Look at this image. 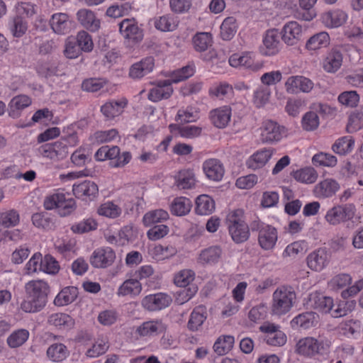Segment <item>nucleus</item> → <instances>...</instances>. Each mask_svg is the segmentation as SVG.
<instances>
[{
  "mask_svg": "<svg viewBox=\"0 0 363 363\" xmlns=\"http://www.w3.org/2000/svg\"><path fill=\"white\" fill-rule=\"evenodd\" d=\"M25 298L20 309L25 313H35L42 311L48 301L50 286L44 279H33L26 283Z\"/></svg>",
  "mask_w": 363,
  "mask_h": 363,
  "instance_id": "nucleus-1",
  "label": "nucleus"
},
{
  "mask_svg": "<svg viewBox=\"0 0 363 363\" xmlns=\"http://www.w3.org/2000/svg\"><path fill=\"white\" fill-rule=\"evenodd\" d=\"M43 206L46 210L57 208L60 216H66L75 209L76 203L69 193L58 189L45 197Z\"/></svg>",
  "mask_w": 363,
  "mask_h": 363,
  "instance_id": "nucleus-2",
  "label": "nucleus"
},
{
  "mask_svg": "<svg viewBox=\"0 0 363 363\" xmlns=\"http://www.w3.org/2000/svg\"><path fill=\"white\" fill-rule=\"evenodd\" d=\"M296 294L291 286H281L272 294V312L274 315H282L292 308Z\"/></svg>",
  "mask_w": 363,
  "mask_h": 363,
  "instance_id": "nucleus-3",
  "label": "nucleus"
},
{
  "mask_svg": "<svg viewBox=\"0 0 363 363\" xmlns=\"http://www.w3.org/2000/svg\"><path fill=\"white\" fill-rule=\"evenodd\" d=\"M356 208L352 203L337 205L328 209L325 215V221L331 225H337L353 219Z\"/></svg>",
  "mask_w": 363,
  "mask_h": 363,
  "instance_id": "nucleus-4",
  "label": "nucleus"
},
{
  "mask_svg": "<svg viewBox=\"0 0 363 363\" xmlns=\"http://www.w3.org/2000/svg\"><path fill=\"white\" fill-rule=\"evenodd\" d=\"M38 152L43 157L56 162L62 160L67 156L68 147L66 141L61 139L42 145L38 148Z\"/></svg>",
  "mask_w": 363,
  "mask_h": 363,
  "instance_id": "nucleus-5",
  "label": "nucleus"
},
{
  "mask_svg": "<svg viewBox=\"0 0 363 363\" xmlns=\"http://www.w3.org/2000/svg\"><path fill=\"white\" fill-rule=\"evenodd\" d=\"M260 130V140L263 143H277L286 135L285 128L271 120L264 121Z\"/></svg>",
  "mask_w": 363,
  "mask_h": 363,
  "instance_id": "nucleus-6",
  "label": "nucleus"
},
{
  "mask_svg": "<svg viewBox=\"0 0 363 363\" xmlns=\"http://www.w3.org/2000/svg\"><path fill=\"white\" fill-rule=\"evenodd\" d=\"M313 87V81L302 75L291 76L286 79L284 83L285 90L290 94H308Z\"/></svg>",
  "mask_w": 363,
  "mask_h": 363,
  "instance_id": "nucleus-7",
  "label": "nucleus"
},
{
  "mask_svg": "<svg viewBox=\"0 0 363 363\" xmlns=\"http://www.w3.org/2000/svg\"><path fill=\"white\" fill-rule=\"evenodd\" d=\"M258 244L264 250H272L278 240L277 229L268 224L262 223L258 227Z\"/></svg>",
  "mask_w": 363,
  "mask_h": 363,
  "instance_id": "nucleus-8",
  "label": "nucleus"
},
{
  "mask_svg": "<svg viewBox=\"0 0 363 363\" xmlns=\"http://www.w3.org/2000/svg\"><path fill=\"white\" fill-rule=\"evenodd\" d=\"M305 28L299 23L291 21L286 23L281 28V39L287 45H296L302 38Z\"/></svg>",
  "mask_w": 363,
  "mask_h": 363,
  "instance_id": "nucleus-9",
  "label": "nucleus"
},
{
  "mask_svg": "<svg viewBox=\"0 0 363 363\" xmlns=\"http://www.w3.org/2000/svg\"><path fill=\"white\" fill-rule=\"evenodd\" d=\"M167 330V325L162 319H152L143 322L135 329L140 337L152 338Z\"/></svg>",
  "mask_w": 363,
  "mask_h": 363,
  "instance_id": "nucleus-10",
  "label": "nucleus"
},
{
  "mask_svg": "<svg viewBox=\"0 0 363 363\" xmlns=\"http://www.w3.org/2000/svg\"><path fill=\"white\" fill-rule=\"evenodd\" d=\"M119 31L129 43H138L143 38V30L138 27L134 18L123 19L119 23Z\"/></svg>",
  "mask_w": 363,
  "mask_h": 363,
  "instance_id": "nucleus-11",
  "label": "nucleus"
},
{
  "mask_svg": "<svg viewBox=\"0 0 363 363\" xmlns=\"http://www.w3.org/2000/svg\"><path fill=\"white\" fill-rule=\"evenodd\" d=\"M279 35L277 29H270L266 31L262 38V45L260 46V52L263 55L273 56L280 51L281 43Z\"/></svg>",
  "mask_w": 363,
  "mask_h": 363,
  "instance_id": "nucleus-12",
  "label": "nucleus"
},
{
  "mask_svg": "<svg viewBox=\"0 0 363 363\" xmlns=\"http://www.w3.org/2000/svg\"><path fill=\"white\" fill-rule=\"evenodd\" d=\"M259 330L267 334L265 340L269 345L280 347L286 342V335L279 325L265 322L259 327Z\"/></svg>",
  "mask_w": 363,
  "mask_h": 363,
  "instance_id": "nucleus-13",
  "label": "nucleus"
},
{
  "mask_svg": "<svg viewBox=\"0 0 363 363\" xmlns=\"http://www.w3.org/2000/svg\"><path fill=\"white\" fill-rule=\"evenodd\" d=\"M172 301L170 296L164 293H157L145 296L142 306L149 311H157L168 307Z\"/></svg>",
  "mask_w": 363,
  "mask_h": 363,
  "instance_id": "nucleus-14",
  "label": "nucleus"
},
{
  "mask_svg": "<svg viewBox=\"0 0 363 363\" xmlns=\"http://www.w3.org/2000/svg\"><path fill=\"white\" fill-rule=\"evenodd\" d=\"M347 13L340 9L325 11L320 16V22L328 28H340L347 22Z\"/></svg>",
  "mask_w": 363,
  "mask_h": 363,
  "instance_id": "nucleus-15",
  "label": "nucleus"
},
{
  "mask_svg": "<svg viewBox=\"0 0 363 363\" xmlns=\"http://www.w3.org/2000/svg\"><path fill=\"white\" fill-rule=\"evenodd\" d=\"M116 259L115 252L109 247L96 249L90 257V263L95 268H106Z\"/></svg>",
  "mask_w": 363,
  "mask_h": 363,
  "instance_id": "nucleus-16",
  "label": "nucleus"
},
{
  "mask_svg": "<svg viewBox=\"0 0 363 363\" xmlns=\"http://www.w3.org/2000/svg\"><path fill=\"white\" fill-rule=\"evenodd\" d=\"M307 266L315 272H321L330 262V255L325 248H318L306 257Z\"/></svg>",
  "mask_w": 363,
  "mask_h": 363,
  "instance_id": "nucleus-17",
  "label": "nucleus"
},
{
  "mask_svg": "<svg viewBox=\"0 0 363 363\" xmlns=\"http://www.w3.org/2000/svg\"><path fill=\"white\" fill-rule=\"evenodd\" d=\"M232 116V108L230 106H222L209 112V118L212 124L218 128H226Z\"/></svg>",
  "mask_w": 363,
  "mask_h": 363,
  "instance_id": "nucleus-18",
  "label": "nucleus"
},
{
  "mask_svg": "<svg viewBox=\"0 0 363 363\" xmlns=\"http://www.w3.org/2000/svg\"><path fill=\"white\" fill-rule=\"evenodd\" d=\"M32 99L27 95L19 94L13 97L8 104V115L13 119L18 118L23 110L30 106Z\"/></svg>",
  "mask_w": 363,
  "mask_h": 363,
  "instance_id": "nucleus-19",
  "label": "nucleus"
},
{
  "mask_svg": "<svg viewBox=\"0 0 363 363\" xmlns=\"http://www.w3.org/2000/svg\"><path fill=\"white\" fill-rule=\"evenodd\" d=\"M202 168L206 177L215 182L220 181L225 173L223 164L218 159L211 158L205 160Z\"/></svg>",
  "mask_w": 363,
  "mask_h": 363,
  "instance_id": "nucleus-20",
  "label": "nucleus"
},
{
  "mask_svg": "<svg viewBox=\"0 0 363 363\" xmlns=\"http://www.w3.org/2000/svg\"><path fill=\"white\" fill-rule=\"evenodd\" d=\"M77 18L82 26L91 32H96L101 27V20L89 9H79L77 13Z\"/></svg>",
  "mask_w": 363,
  "mask_h": 363,
  "instance_id": "nucleus-21",
  "label": "nucleus"
},
{
  "mask_svg": "<svg viewBox=\"0 0 363 363\" xmlns=\"http://www.w3.org/2000/svg\"><path fill=\"white\" fill-rule=\"evenodd\" d=\"M255 55L252 52L235 53L229 58V64L234 67H245L252 70H257L259 65L255 61Z\"/></svg>",
  "mask_w": 363,
  "mask_h": 363,
  "instance_id": "nucleus-22",
  "label": "nucleus"
},
{
  "mask_svg": "<svg viewBox=\"0 0 363 363\" xmlns=\"http://www.w3.org/2000/svg\"><path fill=\"white\" fill-rule=\"evenodd\" d=\"M320 349V343L315 338L306 337L297 342L295 351L304 357H313L319 352Z\"/></svg>",
  "mask_w": 363,
  "mask_h": 363,
  "instance_id": "nucleus-23",
  "label": "nucleus"
},
{
  "mask_svg": "<svg viewBox=\"0 0 363 363\" xmlns=\"http://www.w3.org/2000/svg\"><path fill=\"white\" fill-rule=\"evenodd\" d=\"M172 84V82L169 79L157 82V84L150 90L148 99L157 102L162 99H168L173 92Z\"/></svg>",
  "mask_w": 363,
  "mask_h": 363,
  "instance_id": "nucleus-24",
  "label": "nucleus"
},
{
  "mask_svg": "<svg viewBox=\"0 0 363 363\" xmlns=\"http://www.w3.org/2000/svg\"><path fill=\"white\" fill-rule=\"evenodd\" d=\"M274 151V150L272 147H264L257 150L247 159V167L252 169H257L264 167L271 159Z\"/></svg>",
  "mask_w": 363,
  "mask_h": 363,
  "instance_id": "nucleus-25",
  "label": "nucleus"
},
{
  "mask_svg": "<svg viewBox=\"0 0 363 363\" xmlns=\"http://www.w3.org/2000/svg\"><path fill=\"white\" fill-rule=\"evenodd\" d=\"M308 305L324 313H330L334 306L333 299L329 296H325L323 294L313 292L309 296Z\"/></svg>",
  "mask_w": 363,
  "mask_h": 363,
  "instance_id": "nucleus-26",
  "label": "nucleus"
},
{
  "mask_svg": "<svg viewBox=\"0 0 363 363\" xmlns=\"http://www.w3.org/2000/svg\"><path fill=\"white\" fill-rule=\"evenodd\" d=\"M222 250L218 246H211L200 251L197 263L201 266H213L217 264L221 257Z\"/></svg>",
  "mask_w": 363,
  "mask_h": 363,
  "instance_id": "nucleus-27",
  "label": "nucleus"
},
{
  "mask_svg": "<svg viewBox=\"0 0 363 363\" xmlns=\"http://www.w3.org/2000/svg\"><path fill=\"white\" fill-rule=\"evenodd\" d=\"M50 25L54 33L65 35L71 30V21L65 13H56L52 15Z\"/></svg>",
  "mask_w": 363,
  "mask_h": 363,
  "instance_id": "nucleus-28",
  "label": "nucleus"
},
{
  "mask_svg": "<svg viewBox=\"0 0 363 363\" xmlns=\"http://www.w3.org/2000/svg\"><path fill=\"white\" fill-rule=\"evenodd\" d=\"M143 290L142 284L138 279L130 278L125 280L118 287L116 294L118 296H129L135 298Z\"/></svg>",
  "mask_w": 363,
  "mask_h": 363,
  "instance_id": "nucleus-29",
  "label": "nucleus"
},
{
  "mask_svg": "<svg viewBox=\"0 0 363 363\" xmlns=\"http://www.w3.org/2000/svg\"><path fill=\"white\" fill-rule=\"evenodd\" d=\"M155 66L152 57H147L138 62L133 64L129 71V76L133 79H140L151 72Z\"/></svg>",
  "mask_w": 363,
  "mask_h": 363,
  "instance_id": "nucleus-30",
  "label": "nucleus"
},
{
  "mask_svg": "<svg viewBox=\"0 0 363 363\" xmlns=\"http://www.w3.org/2000/svg\"><path fill=\"white\" fill-rule=\"evenodd\" d=\"M318 322V315L314 312H306L298 314L291 320L294 329H308L314 327Z\"/></svg>",
  "mask_w": 363,
  "mask_h": 363,
  "instance_id": "nucleus-31",
  "label": "nucleus"
},
{
  "mask_svg": "<svg viewBox=\"0 0 363 363\" xmlns=\"http://www.w3.org/2000/svg\"><path fill=\"white\" fill-rule=\"evenodd\" d=\"M72 191L77 198H94L98 194L99 189L94 182L85 180L79 184H74Z\"/></svg>",
  "mask_w": 363,
  "mask_h": 363,
  "instance_id": "nucleus-32",
  "label": "nucleus"
},
{
  "mask_svg": "<svg viewBox=\"0 0 363 363\" xmlns=\"http://www.w3.org/2000/svg\"><path fill=\"white\" fill-rule=\"evenodd\" d=\"M342 55L337 49H332L322 62L323 69L328 73L336 72L342 66Z\"/></svg>",
  "mask_w": 363,
  "mask_h": 363,
  "instance_id": "nucleus-33",
  "label": "nucleus"
},
{
  "mask_svg": "<svg viewBox=\"0 0 363 363\" xmlns=\"http://www.w3.org/2000/svg\"><path fill=\"white\" fill-rule=\"evenodd\" d=\"M196 179L192 169H184L174 176V185L179 189H190L196 186Z\"/></svg>",
  "mask_w": 363,
  "mask_h": 363,
  "instance_id": "nucleus-34",
  "label": "nucleus"
},
{
  "mask_svg": "<svg viewBox=\"0 0 363 363\" xmlns=\"http://www.w3.org/2000/svg\"><path fill=\"white\" fill-rule=\"evenodd\" d=\"M340 189L338 183L333 179H326L317 184L313 192L317 197H330Z\"/></svg>",
  "mask_w": 363,
  "mask_h": 363,
  "instance_id": "nucleus-35",
  "label": "nucleus"
},
{
  "mask_svg": "<svg viewBox=\"0 0 363 363\" xmlns=\"http://www.w3.org/2000/svg\"><path fill=\"white\" fill-rule=\"evenodd\" d=\"M170 132L174 135L192 139L201 135L202 128L196 125L182 126L178 124H170L169 125Z\"/></svg>",
  "mask_w": 363,
  "mask_h": 363,
  "instance_id": "nucleus-36",
  "label": "nucleus"
},
{
  "mask_svg": "<svg viewBox=\"0 0 363 363\" xmlns=\"http://www.w3.org/2000/svg\"><path fill=\"white\" fill-rule=\"evenodd\" d=\"M330 43L329 34L321 31L312 35L306 43V49L308 51H317L327 48Z\"/></svg>",
  "mask_w": 363,
  "mask_h": 363,
  "instance_id": "nucleus-37",
  "label": "nucleus"
},
{
  "mask_svg": "<svg viewBox=\"0 0 363 363\" xmlns=\"http://www.w3.org/2000/svg\"><path fill=\"white\" fill-rule=\"evenodd\" d=\"M126 105L127 101L125 99L111 101L106 102L101 107V111L107 119H113L123 112Z\"/></svg>",
  "mask_w": 363,
  "mask_h": 363,
  "instance_id": "nucleus-38",
  "label": "nucleus"
},
{
  "mask_svg": "<svg viewBox=\"0 0 363 363\" xmlns=\"http://www.w3.org/2000/svg\"><path fill=\"white\" fill-rule=\"evenodd\" d=\"M178 25V18L171 13L164 14L154 18L155 28L162 32L173 31L177 28Z\"/></svg>",
  "mask_w": 363,
  "mask_h": 363,
  "instance_id": "nucleus-39",
  "label": "nucleus"
},
{
  "mask_svg": "<svg viewBox=\"0 0 363 363\" xmlns=\"http://www.w3.org/2000/svg\"><path fill=\"white\" fill-rule=\"evenodd\" d=\"M109 347L107 337L104 335L99 336L85 352V355L89 358H96L104 354Z\"/></svg>",
  "mask_w": 363,
  "mask_h": 363,
  "instance_id": "nucleus-40",
  "label": "nucleus"
},
{
  "mask_svg": "<svg viewBox=\"0 0 363 363\" xmlns=\"http://www.w3.org/2000/svg\"><path fill=\"white\" fill-rule=\"evenodd\" d=\"M207 318L206 311L203 306H198L191 312L187 323V328L191 331H197L202 326Z\"/></svg>",
  "mask_w": 363,
  "mask_h": 363,
  "instance_id": "nucleus-41",
  "label": "nucleus"
},
{
  "mask_svg": "<svg viewBox=\"0 0 363 363\" xmlns=\"http://www.w3.org/2000/svg\"><path fill=\"white\" fill-rule=\"evenodd\" d=\"M191 208V201L184 196L174 199L170 205L171 213L177 216H183L188 214Z\"/></svg>",
  "mask_w": 363,
  "mask_h": 363,
  "instance_id": "nucleus-42",
  "label": "nucleus"
},
{
  "mask_svg": "<svg viewBox=\"0 0 363 363\" xmlns=\"http://www.w3.org/2000/svg\"><path fill=\"white\" fill-rule=\"evenodd\" d=\"M215 210V202L213 199L206 195L202 194L196 200L195 211L199 215H209Z\"/></svg>",
  "mask_w": 363,
  "mask_h": 363,
  "instance_id": "nucleus-43",
  "label": "nucleus"
},
{
  "mask_svg": "<svg viewBox=\"0 0 363 363\" xmlns=\"http://www.w3.org/2000/svg\"><path fill=\"white\" fill-rule=\"evenodd\" d=\"M49 324L60 329L69 330L74 327V319L66 313H57L50 315L48 318Z\"/></svg>",
  "mask_w": 363,
  "mask_h": 363,
  "instance_id": "nucleus-44",
  "label": "nucleus"
},
{
  "mask_svg": "<svg viewBox=\"0 0 363 363\" xmlns=\"http://www.w3.org/2000/svg\"><path fill=\"white\" fill-rule=\"evenodd\" d=\"M78 289L74 286L64 288L55 298L54 303L56 306H67L72 303L77 297Z\"/></svg>",
  "mask_w": 363,
  "mask_h": 363,
  "instance_id": "nucleus-45",
  "label": "nucleus"
},
{
  "mask_svg": "<svg viewBox=\"0 0 363 363\" xmlns=\"http://www.w3.org/2000/svg\"><path fill=\"white\" fill-rule=\"evenodd\" d=\"M69 355V350L64 344L55 342L51 344L47 350V356L52 362H61Z\"/></svg>",
  "mask_w": 363,
  "mask_h": 363,
  "instance_id": "nucleus-46",
  "label": "nucleus"
},
{
  "mask_svg": "<svg viewBox=\"0 0 363 363\" xmlns=\"http://www.w3.org/2000/svg\"><path fill=\"white\" fill-rule=\"evenodd\" d=\"M169 215L168 212L163 209H156L147 212L143 218L144 225L150 227L157 223H162L168 220Z\"/></svg>",
  "mask_w": 363,
  "mask_h": 363,
  "instance_id": "nucleus-47",
  "label": "nucleus"
},
{
  "mask_svg": "<svg viewBox=\"0 0 363 363\" xmlns=\"http://www.w3.org/2000/svg\"><path fill=\"white\" fill-rule=\"evenodd\" d=\"M228 229L232 240L236 243H242L250 238V232L247 223H241Z\"/></svg>",
  "mask_w": 363,
  "mask_h": 363,
  "instance_id": "nucleus-48",
  "label": "nucleus"
},
{
  "mask_svg": "<svg viewBox=\"0 0 363 363\" xmlns=\"http://www.w3.org/2000/svg\"><path fill=\"white\" fill-rule=\"evenodd\" d=\"M354 146V140L352 136H344L337 139L333 144L332 149L334 152L345 155L351 152Z\"/></svg>",
  "mask_w": 363,
  "mask_h": 363,
  "instance_id": "nucleus-49",
  "label": "nucleus"
},
{
  "mask_svg": "<svg viewBox=\"0 0 363 363\" xmlns=\"http://www.w3.org/2000/svg\"><path fill=\"white\" fill-rule=\"evenodd\" d=\"M293 177L303 184H313L318 179V173L313 167H305L293 172Z\"/></svg>",
  "mask_w": 363,
  "mask_h": 363,
  "instance_id": "nucleus-50",
  "label": "nucleus"
},
{
  "mask_svg": "<svg viewBox=\"0 0 363 363\" xmlns=\"http://www.w3.org/2000/svg\"><path fill=\"white\" fill-rule=\"evenodd\" d=\"M235 342L234 337L232 335H221L215 342L213 350L218 355H224L229 352Z\"/></svg>",
  "mask_w": 363,
  "mask_h": 363,
  "instance_id": "nucleus-51",
  "label": "nucleus"
},
{
  "mask_svg": "<svg viewBox=\"0 0 363 363\" xmlns=\"http://www.w3.org/2000/svg\"><path fill=\"white\" fill-rule=\"evenodd\" d=\"M30 333L26 329H18L13 331L7 337L6 342L11 348L23 345L28 339Z\"/></svg>",
  "mask_w": 363,
  "mask_h": 363,
  "instance_id": "nucleus-52",
  "label": "nucleus"
},
{
  "mask_svg": "<svg viewBox=\"0 0 363 363\" xmlns=\"http://www.w3.org/2000/svg\"><path fill=\"white\" fill-rule=\"evenodd\" d=\"M356 306L354 301L344 300L334 303L330 313L333 318H340L346 315L352 311Z\"/></svg>",
  "mask_w": 363,
  "mask_h": 363,
  "instance_id": "nucleus-53",
  "label": "nucleus"
},
{
  "mask_svg": "<svg viewBox=\"0 0 363 363\" xmlns=\"http://www.w3.org/2000/svg\"><path fill=\"white\" fill-rule=\"evenodd\" d=\"M238 25L234 17H228L224 19L220 26V36L225 40H230L236 33Z\"/></svg>",
  "mask_w": 363,
  "mask_h": 363,
  "instance_id": "nucleus-54",
  "label": "nucleus"
},
{
  "mask_svg": "<svg viewBox=\"0 0 363 363\" xmlns=\"http://www.w3.org/2000/svg\"><path fill=\"white\" fill-rule=\"evenodd\" d=\"M195 279V273L193 270L184 269L177 272L174 276V283L179 287L185 288Z\"/></svg>",
  "mask_w": 363,
  "mask_h": 363,
  "instance_id": "nucleus-55",
  "label": "nucleus"
},
{
  "mask_svg": "<svg viewBox=\"0 0 363 363\" xmlns=\"http://www.w3.org/2000/svg\"><path fill=\"white\" fill-rule=\"evenodd\" d=\"M98 213L110 218H116L120 216L122 209L117 204L112 201H107L102 203L98 208Z\"/></svg>",
  "mask_w": 363,
  "mask_h": 363,
  "instance_id": "nucleus-56",
  "label": "nucleus"
},
{
  "mask_svg": "<svg viewBox=\"0 0 363 363\" xmlns=\"http://www.w3.org/2000/svg\"><path fill=\"white\" fill-rule=\"evenodd\" d=\"M193 43L197 51H205L211 45V34L207 32L198 33L193 38Z\"/></svg>",
  "mask_w": 363,
  "mask_h": 363,
  "instance_id": "nucleus-57",
  "label": "nucleus"
},
{
  "mask_svg": "<svg viewBox=\"0 0 363 363\" xmlns=\"http://www.w3.org/2000/svg\"><path fill=\"white\" fill-rule=\"evenodd\" d=\"M195 72V66L194 65H188L181 69L174 71L171 75L169 80L172 83H178L184 81L193 76Z\"/></svg>",
  "mask_w": 363,
  "mask_h": 363,
  "instance_id": "nucleus-58",
  "label": "nucleus"
},
{
  "mask_svg": "<svg viewBox=\"0 0 363 363\" xmlns=\"http://www.w3.org/2000/svg\"><path fill=\"white\" fill-rule=\"evenodd\" d=\"M241 223H247L244 210L241 208L230 210L226 216L228 228L241 225Z\"/></svg>",
  "mask_w": 363,
  "mask_h": 363,
  "instance_id": "nucleus-59",
  "label": "nucleus"
},
{
  "mask_svg": "<svg viewBox=\"0 0 363 363\" xmlns=\"http://www.w3.org/2000/svg\"><path fill=\"white\" fill-rule=\"evenodd\" d=\"M9 28L14 37L20 38L26 33L28 24L22 17L16 16L10 22Z\"/></svg>",
  "mask_w": 363,
  "mask_h": 363,
  "instance_id": "nucleus-60",
  "label": "nucleus"
},
{
  "mask_svg": "<svg viewBox=\"0 0 363 363\" xmlns=\"http://www.w3.org/2000/svg\"><path fill=\"white\" fill-rule=\"evenodd\" d=\"M20 217L15 210H9L0 214V225L4 228H11L19 223Z\"/></svg>",
  "mask_w": 363,
  "mask_h": 363,
  "instance_id": "nucleus-61",
  "label": "nucleus"
},
{
  "mask_svg": "<svg viewBox=\"0 0 363 363\" xmlns=\"http://www.w3.org/2000/svg\"><path fill=\"white\" fill-rule=\"evenodd\" d=\"M233 93V87L226 82L213 84L209 89V94L219 99H223Z\"/></svg>",
  "mask_w": 363,
  "mask_h": 363,
  "instance_id": "nucleus-62",
  "label": "nucleus"
},
{
  "mask_svg": "<svg viewBox=\"0 0 363 363\" xmlns=\"http://www.w3.org/2000/svg\"><path fill=\"white\" fill-rule=\"evenodd\" d=\"M198 118L197 111L191 106L179 109L175 120L179 123H191Z\"/></svg>",
  "mask_w": 363,
  "mask_h": 363,
  "instance_id": "nucleus-63",
  "label": "nucleus"
},
{
  "mask_svg": "<svg viewBox=\"0 0 363 363\" xmlns=\"http://www.w3.org/2000/svg\"><path fill=\"white\" fill-rule=\"evenodd\" d=\"M270 89L267 86H259L254 92L253 103L259 108L264 106L269 99Z\"/></svg>",
  "mask_w": 363,
  "mask_h": 363,
  "instance_id": "nucleus-64",
  "label": "nucleus"
}]
</instances>
